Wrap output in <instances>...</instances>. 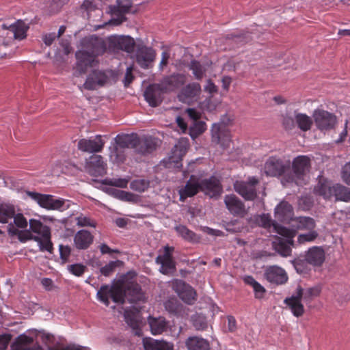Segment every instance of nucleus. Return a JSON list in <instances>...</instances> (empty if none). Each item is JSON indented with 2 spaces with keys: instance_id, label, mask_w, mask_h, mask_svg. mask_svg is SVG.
Instances as JSON below:
<instances>
[{
  "instance_id": "1",
  "label": "nucleus",
  "mask_w": 350,
  "mask_h": 350,
  "mask_svg": "<svg viewBox=\"0 0 350 350\" xmlns=\"http://www.w3.org/2000/svg\"><path fill=\"white\" fill-rule=\"evenodd\" d=\"M81 46V50L75 54L77 77L85 74L89 67L94 65L96 57L103 54L106 50L103 39L94 36L83 38Z\"/></svg>"
},
{
  "instance_id": "2",
  "label": "nucleus",
  "mask_w": 350,
  "mask_h": 350,
  "mask_svg": "<svg viewBox=\"0 0 350 350\" xmlns=\"http://www.w3.org/2000/svg\"><path fill=\"white\" fill-rule=\"evenodd\" d=\"M145 295L141 286L136 282H120L111 285V299L114 302L123 304L125 299L131 303L144 301Z\"/></svg>"
},
{
  "instance_id": "3",
  "label": "nucleus",
  "mask_w": 350,
  "mask_h": 350,
  "mask_svg": "<svg viewBox=\"0 0 350 350\" xmlns=\"http://www.w3.org/2000/svg\"><path fill=\"white\" fill-rule=\"evenodd\" d=\"M25 195L36 202L41 208L49 211H64L69 208L68 200L57 198L53 195L40 193L36 191H25Z\"/></svg>"
},
{
  "instance_id": "4",
  "label": "nucleus",
  "mask_w": 350,
  "mask_h": 350,
  "mask_svg": "<svg viewBox=\"0 0 350 350\" xmlns=\"http://www.w3.org/2000/svg\"><path fill=\"white\" fill-rule=\"evenodd\" d=\"M273 226L279 234L286 238V241L280 238L278 242H274V249L282 256H290L292 251L291 246L295 247V241L293 239L297 234L296 230L278 225H273Z\"/></svg>"
},
{
  "instance_id": "5",
  "label": "nucleus",
  "mask_w": 350,
  "mask_h": 350,
  "mask_svg": "<svg viewBox=\"0 0 350 350\" xmlns=\"http://www.w3.org/2000/svg\"><path fill=\"white\" fill-rule=\"evenodd\" d=\"M293 174L286 175L282 180L283 184L295 182L296 185H301L304 176L310 167V160L307 156L296 157L292 164Z\"/></svg>"
},
{
  "instance_id": "6",
  "label": "nucleus",
  "mask_w": 350,
  "mask_h": 350,
  "mask_svg": "<svg viewBox=\"0 0 350 350\" xmlns=\"http://www.w3.org/2000/svg\"><path fill=\"white\" fill-rule=\"evenodd\" d=\"M312 118L317 129L321 132L334 129L337 124L336 115L323 109L314 110Z\"/></svg>"
},
{
  "instance_id": "7",
  "label": "nucleus",
  "mask_w": 350,
  "mask_h": 350,
  "mask_svg": "<svg viewBox=\"0 0 350 350\" xmlns=\"http://www.w3.org/2000/svg\"><path fill=\"white\" fill-rule=\"evenodd\" d=\"M258 183V179L252 176L247 181H237L234 184V188L245 200L252 201L257 197L256 186Z\"/></svg>"
},
{
  "instance_id": "8",
  "label": "nucleus",
  "mask_w": 350,
  "mask_h": 350,
  "mask_svg": "<svg viewBox=\"0 0 350 350\" xmlns=\"http://www.w3.org/2000/svg\"><path fill=\"white\" fill-rule=\"evenodd\" d=\"M131 6V0H116V3L111 6V26L119 25L125 21V14L130 11Z\"/></svg>"
},
{
  "instance_id": "9",
  "label": "nucleus",
  "mask_w": 350,
  "mask_h": 350,
  "mask_svg": "<svg viewBox=\"0 0 350 350\" xmlns=\"http://www.w3.org/2000/svg\"><path fill=\"white\" fill-rule=\"evenodd\" d=\"M124 319L128 325L133 329L135 335L142 336V327L144 325L141 311L133 307L124 310Z\"/></svg>"
},
{
  "instance_id": "10",
  "label": "nucleus",
  "mask_w": 350,
  "mask_h": 350,
  "mask_svg": "<svg viewBox=\"0 0 350 350\" xmlns=\"http://www.w3.org/2000/svg\"><path fill=\"white\" fill-rule=\"evenodd\" d=\"M172 288L186 304H192L196 299V293L191 286L182 280H175Z\"/></svg>"
},
{
  "instance_id": "11",
  "label": "nucleus",
  "mask_w": 350,
  "mask_h": 350,
  "mask_svg": "<svg viewBox=\"0 0 350 350\" xmlns=\"http://www.w3.org/2000/svg\"><path fill=\"white\" fill-rule=\"evenodd\" d=\"M173 252V247L165 246L163 254L159 255L156 258V262L161 265L159 270L163 274L169 275L176 271V265L172 257Z\"/></svg>"
},
{
  "instance_id": "12",
  "label": "nucleus",
  "mask_w": 350,
  "mask_h": 350,
  "mask_svg": "<svg viewBox=\"0 0 350 350\" xmlns=\"http://www.w3.org/2000/svg\"><path fill=\"white\" fill-rule=\"evenodd\" d=\"M85 170L91 176H103L107 173V165L100 155L92 154L85 160Z\"/></svg>"
},
{
  "instance_id": "13",
  "label": "nucleus",
  "mask_w": 350,
  "mask_h": 350,
  "mask_svg": "<svg viewBox=\"0 0 350 350\" xmlns=\"http://www.w3.org/2000/svg\"><path fill=\"white\" fill-rule=\"evenodd\" d=\"M156 52L150 47L144 45H139L135 52L136 62L144 68H149L150 64L154 61Z\"/></svg>"
},
{
  "instance_id": "14",
  "label": "nucleus",
  "mask_w": 350,
  "mask_h": 350,
  "mask_svg": "<svg viewBox=\"0 0 350 350\" xmlns=\"http://www.w3.org/2000/svg\"><path fill=\"white\" fill-rule=\"evenodd\" d=\"M135 151L142 155L150 154L159 146V140L151 135L138 136Z\"/></svg>"
},
{
  "instance_id": "15",
  "label": "nucleus",
  "mask_w": 350,
  "mask_h": 350,
  "mask_svg": "<svg viewBox=\"0 0 350 350\" xmlns=\"http://www.w3.org/2000/svg\"><path fill=\"white\" fill-rule=\"evenodd\" d=\"M201 189L200 178L191 175L185 185L178 191L180 201L184 202L187 198L196 196L199 191H201Z\"/></svg>"
},
{
  "instance_id": "16",
  "label": "nucleus",
  "mask_w": 350,
  "mask_h": 350,
  "mask_svg": "<svg viewBox=\"0 0 350 350\" xmlns=\"http://www.w3.org/2000/svg\"><path fill=\"white\" fill-rule=\"evenodd\" d=\"M212 142L220 144L224 148L228 147L230 143V133L223 124H214L211 129Z\"/></svg>"
},
{
  "instance_id": "17",
  "label": "nucleus",
  "mask_w": 350,
  "mask_h": 350,
  "mask_svg": "<svg viewBox=\"0 0 350 350\" xmlns=\"http://www.w3.org/2000/svg\"><path fill=\"white\" fill-rule=\"evenodd\" d=\"M135 46L134 39L129 36L111 35V51L121 50L131 53Z\"/></svg>"
},
{
  "instance_id": "18",
  "label": "nucleus",
  "mask_w": 350,
  "mask_h": 350,
  "mask_svg": "<svg viewBox=\"0 0 350 350\" xmlns=\"http://www.w3.org/2000/svg\"><path fill=\"white\" fill-rule=\"evenodd\" d=\"M163 92H165L161 83H154L146 88L144 96L149 105L155 107L162 103V94Z\"/></svg>"
},
{
  "instance_id": "19",
  "label": "nucleus",
  "mask_w": 350,
  "mask_h": 350,
  "mask_svg": "<svg viewBox=\"0 0 350 350\" xmlns=\"http://www.w3.org/2000/svg\"><path fill=\"white\" fill-rule=\"evenodd\" d=\"M105 144L100 135L90 139H81L78 142V149L82 152L93 153L101 151Z\"/></svg>"
},
{
  "instance_id": "20",
  "label": "nucleus",
  "mask_w": 350,
  "mask_h": 350,
  "mask_svg": "<svg viewBox=\"0 0 350 350\" xmlns=\"http://www.w3.org/2000/svg\"><path fill=\"white\" fill-rule=\"evenodd\" d=\"M305 260L314 267H321L325 260V252L322 247L312 246L304 254Z\"/></svg>"
},
{
  "instance_id": "21",
  "label": "nucleus",
  "mask_w": 350,
  "mask_h": 350,
  "mask_svg": "<svg viewBox=\"0 0 350 350\" xmlns=\"http://www.w3.org/2000/svg\"><path fill=\"white\" fill-rule=\"evenodd\" d=\"M265 279L270 283L281 285L288 280V275L284 269L278 266L267 267L264 273Z\"/></svg>"
},
{
  "instance_id": "22",
  "label": "nucleus",
  "mask_w": 350,
  "mask_h": 350,
  "mask_svg": "<svg viewBox=\"0 0 350 350\" xmlns=\"http://www.w3.org/2000/svg\"><path fill=\"white\" fill-rule=\"evenodd\" d=\"M301 289H296L295 293L289 297H286L284 302L290 308L293 314L296 317H301L305 312L301 303Z\"/></svg>"
},
{
  "instance_id": "23",
  "label": "nucleus",
  "mask_w": 350,
  "mask_h": 350,
  "mask_svg": "<svg viewBox=\"0 0 350 350\" xmlns=\"http://www.w3.org/2000/svg\"><path fill=\"white\" fill-rule=\"evenodd\" d=\"M287 167L280 158L271 157L265 162L264 170L267 176H278L285 172Z\"/></svg>"
},
{
  "instance_id": "24",
  "label": "nucleus",
  "mask_w": 350,
  "mask_h": 350,
  "mask_svg": "<svg viewBox=\"0 0 350 350\" xmlns=\"http://www.w3.org/2000/svg\"><path fill=\"white\" fill-rule=\"evenodd\" d=\"M225 204L234 216L243 217L246 214V210L243 202L235 195H226L224 198Z\"/></svg>"
},
{
  "instance_id": "25",
  "label": "nucleus",
  "mask_w": 350,
  "mask_h": 350,
  "mask_svg": "<svg viewBox=\"0 0 350 350\" xmlns=\"http://www.w3.org/2000/svg\"><path fill=\"white\" fill-rule=\"evenodd\" d=\"M107 81V75L103 71L92 70L88 76L83 88L88 90H94L97 86L103 85Z\"/></svg>"
},
{
  "instance_id": "26",
  "label": "nucleus",
  "mask_w": 350,
  "mask_h": 350,
  "mask_svg": "<svg viewBox=\"0 0 350 350\" xmlns=\"http://www.w3.org/2000/svg\"><path fill=\"white\" fill-rule=\"evenodd\" d=\"M187 81L184 74L174 73L164 77L161 81L165 92L174 91L183 86Z\"/></svg>"
},
{
  "instance_id": "27",
  "label": "nucleus",
  "mask_w": 350,
  "mask_h": 350,
  "mask_svg": "<svg viewBox=\"0 0 350 350\" xmlns=\"http://www.w3.org/2000/svg\"><path fill=\"white\" fill-rule=\"evenodd\" d=\"M11 350H42L41 347L34 343L32 337L22 334L18 336L12 345Z\"/></svg>"
},
{
  "instance_id": "28",
  "label": "nucleus",
  "mask_w": 350,
  "mask_h": 350,
  "mask_svg": "<svg viewBox=\"0 0 350 350\" xmlns=\"http://www.w3.org/2000/svg\"><path fill=\"white\" fill-rule=\"evenodd\" d=\"M201 191L211 197L219 195L221 192V185L219 180L215 176L208 179L201 180Z\"/></svg>"
},
{
  "instance_id": "29",
  "label": "nucleus",
  "mask_w": 350,
  "mask_h": 350,
  "mask_svg": "<svg viewBox=\"0 0 350 350\" xmlns=\"http://www.w3.org/2000/svg\"><path fill=\"white\" fill-rule=\"evenodd\" d=\"M293 216V208L288 202L282 201L275 208V217L282 222H289Z\"/></svg>"
},
{
  "instance_id": "30",
  "label": "nucleus",
  "mask_w": 350,
  "mask_h": 350,
  "mask_svg": "<svg viewBox=\"0 0 350 350\" xmlns=\"http://www.w3.org/2000/svg\"><path fill=\"white\" fill-rule=\"evenodd\" d=\"M201 87L199 83H189L181 90L178 96V99L183 103H189L198 96Z\"/></svg>"
},
{
  "instance_id": "31",
  "label": "nucleus",
  "mask_w": 350,
  "mask_h": 350,
  "mask_svg": "<svg viewBox=\"0 0 350 350\" xmlns=\"http://www.w3.org/2000/svg\"><path fill=\"white\" fill-rule=\"evenodd\" d=\"M94 236L86 230H79L74 236V244L78 250H86L93 243Z\"/></svg>"
},
{
  "instance_id": "32",
  "label": "nucleus",
  "mask_w": 350,
  "mask_h": 350,
  "mask_svg": "<svg viewBox=\"0 0 350 350\" xmlns=\"http://www.w3.org/2000/svg\"><path fill=\"white\" fill-rule=\"evenodd\" d=\"M138 135L136 133L118 135L115 138L116 146V151L119 148H135Z\"/></svg>"
},
{
  "instance_id": "33",
  "label": "nucleus",
  "mask_w": 350,
  "mask_h": 350,
  "mask_svg": "<svg viewBox=\"0 0 350 350\" xmlns=\"http://www.w3.org/2000/svg\"><path fill=\"white\" fill-rule=\"evenodd\" d=\"M148 322L150 328V332L153 335L161 334L167 330L168 323L163 317H152L150 316Z\"/></svg>"
},
{
  "instance_id": "34",
  "label": "nucleus",
  "mask_w": 350,
  "mask_h": 350,
  "mask_svg": "<svg viewBox=\"0 0 350 350\" xmlns=\"http://www.w3.org/2000/svg\"><path fill=\"white\" fill-rule=\"evenodd\" d=\"M145 350H172L173 345L164 340H157L151 338L143 340Z\"/></svg>"
},
{
  "instance_id": "35",
  "label": "nucleus",
  "mask_w": 350,
  "mask_h": 350,
  "mask_svg": "<svg viewBox=\"0 0 350 350\" xmlns=\"http://www.w3.org/2000/svg\"><path fill=\"white\" fill-rule=\"evenodd\" d=\"M26 234L28 235L27 239H33L38 243L41 252L46 251L51 254L53 252V245L51 241V233L43 237H33L29 232H27Z\"/></svg>"
},
{
  "instance_id": "36",
  "label": "nucleus",
  "mask_w": 350,
  "mask_h": 350,
  "mask_svg": "<svg viewBox=\"0 0 350 350\" xmlns=\"http://www.w3.org/2000/svg\"><path fill=\"white\" fill-rule=\"evenodd\" d=\"M4 29H9L12 32L15 39L23 40L26 37V33L29 28L26 24L22 21H18L15 23L7 27L6 25H2Z\"/></svg>"
},
{
  "instance_id": "37",
  "label": "nucleus",
  "mask_w": 350,
  "mask_h": 350,
  "mask_svg": "<svg viewBox=\"0 0 350 350\" xmlns=\"http://www.w3.org/2000/svg\"><path fill=\"white\" fill-rule=\"evenodd\" d=\"M188 350H209L208 340L198 336L189 337L185 342Z\"/></svg>"
},
{
  "instance_id": "38",
  "label": "nucleus",
  "mask_w": 350,
  "mask_h": 350,
  "mask_svg": "<svg viewBox=\"0 0 350 350\" xmlns=\"http://www.w3.org/2000/svg\"><path fill=\"white\" fill-rule=\"evenodd\" d=\"M103 0H85L81 5V8L87 12L88 18L92 17V12H96V15L100 16L103 14Z\"/></svg>"
},
{
  "instance_id": "39",
  "label": "nucleus",
  "mask_w": 350,
  "mask_h": 350,
  "mask_svg": "<svg viewBox=\"0 0 350 350\" xmlns=\"http://www.w3.org/2000/svg\"><path fill=\"white\" fill-rule=\"evenodd\" d=\"M292 226L297 230H311L315 227L314 220L309 217H297L292 219Z\"/></svg>"
},
{
  "instance_id": "40",
  "label": "nucleus",
  "mask_w": 350,
  "mask_h": 350,
  "mask_svg": "<svg viewBox=\"0 0 350 350\" xmlns=\"http://www.w3.org/2000/svg\"><path fill=\"white\" fill-rule=\"evenodd\" d=\"M295 120L297 127L306 132L311 129L314 120L306 113L295 111Z\"/></svg>"
},
{
  "instance_id": "41",
  "label": "nucleus",
  "mask_w": 350,
  "mask_h": 350,
  "mask_svg": "<svg viewBox=\"0 0 350 350\" xmlns=\"http://www.w3.org/2000/svg\"><path fill=\"white\" fill-rule=\"evenodd\" d=\"M29 232L35 233L36 237L46 236L47 234L51 233V229L49 226L43 224L40 220L36 219H31L29 221Z\"/></svg>"
},
{
  "instance_id": "42",
  "label": "nucleus",
  "mask_w": 350,
  "mask_h": 350,
  "mask_svg": "<svg viewBox=\"0 0 350 350\" xmlns=\"http://www.w3.org/2000/svg\"><path fill=\"white\" fill-rule=\"evenodd\" d=\"M175 230L178 235L185 241L191 243H198L200 241V237L192 230H189L184 225H178L175 227Z\"/></svg>"
},
{
  "instance_id": "43",
  "label": "nucleus",
  "mask_w": 350,
  "mask_h": 350,
  "mask_svg": "<svg viewBox=\"0 0 350 350\" xmlns=\"http://www.w3.org/2000/svg\"><path fill=\"white\" fill-rule=\"evenodd\" d=\"M296 289H301V299L306 304H310L317 297H319L321 292V288L319 286H315L304 289L301 286H298Z\"/></svg>"
},
{
  "instance_id": "44",
  "label": "nucleus",
  "mask_w": 350,
  "mask_h": 350,
  "mask_svg": "<svg viewBox=\"0 0 350 350\" xmlns=\"http://www.w3.org/2000/svg\"><path fill=\"white\" fill-rule=\"evenodd\" d=\"M16 213L15 206L9 203H0V223L7 224Z\"/></svg>"
},
{
  "instance_id": "45",
  "label": "nucleus",
  "mask_w": 350,
  "mask_h": 350,
  "mask_svg": "<svg viewBox=\"0 0 350 350\" xmlns=\"http://www.w3.org/2000/svg\"><path fill=\"white\" fill-rule=\"evenodd\" d=\"M333 197L336 201L350 202V188L340 184L333 185Z\"/></svg>"
},
{
  "instance_id": "46",
  "label": "nucleus",
  "mask_w": 350,
  "mask_h": 350,
  "mask_svg": "<svg viewBox=\"0 0 350 350\" xmlns=\"http://www.w3.org/2000/svg\"><path fill=\"white\" fill-rule=\"evenodd\" d=\"M244 282L251 286L254 291L255 298L256 299H262L265 293L266 292L265 288L258 282L252 276L247 275L245 276L243 279Z\"/></svg>"
},
{
  "instance_id": "47",
  "label": "nucleus",
  "mask_w": 350,
  "mask_h": 350,
  "mask_svg": "<svg viewBox=\"0 0 350 350\" xmlns=\"http://www.w3.org/2000/svg\"><path fill=\"white\" fill-rule=\"evenodd\" d=\"M189 148V141L187 139H181L174 146L172 150V158H177L180 160L186 154Z\"/></svg>"
},
{
  "instance_id": "48",
  "label": "nucleus",
  "mask_w": 350,
  "mask_h": 350,
  "mask_svg": "<svg viewBox=\"0 0 350 350\" xmlns=\"http://www.w3.org/2000/svg\"><path fill=\"white\" fill-rule=\"evenodd\" d=\"M111 196L123 201L132 202H136L137 198V196L132 193L115 188H111Z\"/></svg>"
},
{
  "instance_id": "49",
  "label": "nucleus",
  "mask_w": 350,
  "mask_h": 350,
  "mask_svg": "<svg viewBox=\"0 0 350 350\" xmlns=\"http://www.w3.org/2000/svg\"><path fill=\"white\" fill-rule=\"evenodd\" d=\"M333 186H329L326 183H319L314 191L318 195L323 196L325 199L329 200L333 197Z\"/></svg>"
},
{
  "instance_id": "50",
  "label": "nucleus",
  "mask_w": 350,
  "mask_h": 350,
  "mask_svg": "<svg viewBox=\"0 0 350 350\" xmlns=\"http://www.w3.org/2000/svg\"><path fill=\"white\" fill-rule=\"evenodd\" d=\"M189 69L192 70L196 79L200 80L202 79L205 72V68L198 61L192 60L189 65Z\"/></svg>"
},
{
  "instance_id": "51",
  "label": "nucleus",
  "mask_w": 350,
  "mask_h": 350,
  "mask_svg": "<svg viewBox=\"0 0 350 350\" xmlns=\"http://www.w3.org/2000/svg\"><path fill=\"white\" fill-rule=\"evenodd\" d=\"M293 266L299 273H306L308 272V262L305 260L304 255L300 256L299 258L293 261Z\"/></svg>"
},
{
  "instance_id": "52",
  "label": "nucleus",
  "mask_w": 350,
  "mask_h": 350,
  "mask_svg": "<svg viewBox=\"0 0 350 350\" xmlns=\"http://www.w3.org/2000/svg\"><path fill=\"white\" fill-rule=\"evenodd\" d=\"M206 129V126L204 122L196 121L193 125L190 127L189 134L192 138H196Z\"/></svg>"
},
{
  "instance_id": "53",
  "label": "nucleus",
  "mask_w": 350,
  "mask_h": 350,
  "mask_svg": "<svg viewBox=\"0 0 350 350\" xmlns=\"http://www.w3.org/2000/svg\"><path fill=\"white\" fill-rule=\"evenodd\" d=\"M149 180L145 179H137L131 183L130 187L134 191L144 192L149 187Z\"/></svg>"
},
{
  "instance_id": "54",
  "label": "nucleus",
  "mask_w": 350,
  "mask_h": 350,
  "mask_svg": "<svg viewBox=\"0 0 350 350\" xmlns=\"http://www.w3.org/2000/svg\"><path fill=\"white\" fill-rule=\"evenodd\" d=\"M97 299L106 306L109 304V285H103L100 287V288L97 292Z\"/></svg>"
},
{
  "instance_id": "55",
  "label": "nucleus",
  "mask_w": 350,
  "mask_h": 350,
  "mask_svg": "<svg viewBox=\"0 0 350 350\" xmlns=\"http://www.w3.org/2000/svg\"><path fill=\"white\" fill-rule=\"evenodd\" d=\"M318 237V233L313 230H309V232L301 234L297 237V241L299 244H304L306 242H312Z\"/></svg>"
},
{
  "instance_id": "56",
  "label": "nucleus",
  "mask_w": 350,
  "mask_h": 350,
  "mask_svg": "<svg viewBox=\"0 0 350 350\" xmlns=\"http://www.w3.org/2000/svg\"><path fill=\"white\" fill-rule=\"evenodd\" d=\"M76 219L77 225L78 226H90L95 228L96 226V223L95 222V221L88 217L79 216L77 217Z\"/></svg>"
},
{
  "instance_id": "57",
  "label": "nucleus",
  "mask_w": 350,
  "mask_h": 350,
  "mask_svg": "<svg viewBox=\"0 0 350 350\" xmlns=\"http://www.w3.org/2000/svg\"><path fill=\"white\" fill-rule=\"evenodd\" d=\"M60 258L62 261V263H66L68 261L70 253L71 248L68 245H59V246Z\"/></svg>"
},
{
  "instance_id": "58",
  "label": "nucleus",
  "mask_w": 350,
  "mask_h": 350,
  "mask_svg": "<svg viewBox=\"0 0 350 350\" xmlns=\"http://www.w3.org/2000/svg\"><path fill=\"white\" fill-rule=\"evenodd\" d=\"M256 222L259 226L269 228L273 225V221L269 215L262 214L256 218Z\"/></svg>"
},
{
  "instance_id": "59",
  "label": "nucleus",
  "mask_w": 350,
  "mask_h": 350,
  "mask_svg": "<svg viewBox=\"0 0 350 350\" xmlns=\"http://www.w3.org/2000/svg\"><path fill=\"white\" fill-rule=\"evenodd\" d=\"M14 218V224L19 228H26L28 221L22 213H17L12 217Z\"/></svg>"
},
{
  "instance_id": "60",
  "label": "nucleus",
  "mask_w": 350,
  "mask_h": 350,
  "mask_svg": "<svg viewBox=\"0 0 350 350\" xmlns=\"http://www.w3.org/2000/svg\"><path fill=\"white\" fill-rule=\"evenodd\" d=\"M69 271L76 276L82 275L85 270V267L81 264H74L68 266Z\"/></svg>"
},
{
  "instance_id": "61",
  "label": "nucleus",
  "mask_w": 350,
  "mask_h": 350,
  "mask_svg": "<svg viewBox=\"0 0 350 350\" xmlns=\"http://www.w3.org/2000/svg\"><path fill=\"white\" fill-rule=\"evenodd\" d=\"M341 178L347 185H350V161L342 167Z\"/></svg>"
},
{
  "instance_id": "62",
  "label": "nucleus",
  "mask_w": 350,
  "mask_h": 350,
  "mask_svg": "<svg viewBox=\"0 0 350 350\" xmlns=\"http://www.w3.org/2000/svg\"><path fill=\"white\" fill-rule=\"evenodd\" d=\"M193 324L197 330H205L208 327L205 318L201 317H198L194 319Z\"/></svg>"
},
{
  "instance_id": "63",
  "label": "nucleus",
  "mask_w": 350,
  "mask_h": 350,
  "mask_svg": "<svg viewBox=\"0 0 350 350\" xmlns=\"http://www.w3.org/2000/svg\"><path fill=\"white\" fill-rule=\"evenodd\" d=\"M94 185L95 187L102 189L107 193H109V180L107 178L101 181L94 180Z\"/></svg>"
},
{
  "instance_id": "64",
  "label": "nucleus",
  "mask_w": 350,
  "mask_h": 350,
  "mask_svg": "<svg viewBox=\"0 0 350 350\" xmlns=\"http://www.w3.org/2000/svg\"><path fill=\"white\" fill-rule=\"evenodd\" d=\"M282 124L286 130H292L295 126V118L286 116L283 118Z\"/></svg>"
}]
</instances>
